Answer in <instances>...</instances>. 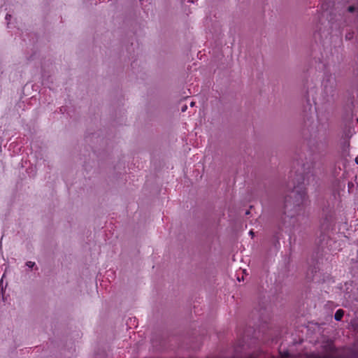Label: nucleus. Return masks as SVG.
Segmentation results:
<instances>
[{
	"label": "nucleus",
	"instance_id": "1",
	"mask_svg": "<svg viewBox=\"0 0 358 358\" xmlns=\"http://www.w3.org/2000/svg\"><path fill=\"white\" fill-rule=\"evenodd\" d=\"M344 315V312L343 310H338L335 313V319L338 321L341 320Z\"/></svg>",
	"mask_w": 358,
	"mask_h": 358
},
{
	"label": "nucleus",
	"instance_id": "2",
	"mask_svg": "<svg viewBox=\"0 0 358 358\" xmlns=\"http://www.w3.org/2000/svg\"><path fill=\"white\" fill-rule=\"evenodd\" d=\"M27 266L29 268H32L35 266V262L29 261L26 263Z\"/></svg>",
	"mask_w": 358,
	"mask_h": 358
},
{
	"label": "nucleus",
	"instance_id": "3",
	"mask_svg": "<svg viewBox=\"0 0 358 358\" xmlns=\"http://www.w3.org/2000/svg\"><path fill=\"white\" fill-rule=\"evenodd\" d=\"M348 10H349V11L352 12V11L354 10V7H352V6H351V7H350V8H348Z\"/></svg>",
	"mask_w": 358,
	"mask_h": 358
},
{
	"label": "nucleus",
	"instance_id": "4",
	"mask_svg": "<svg viewBox=\"0 0 358 358\" xmlns=\"http://www.w3.org/2000/svg\"><path fill=\"white\" fill-rule=\"evenodd\" d=\"M355 162L358 164V155L355 158Z\"/></svg>",
	"mask_w": 358,
	"mask_h": 358
},
{
	"label": "nucleus",
	"instance_id": "5",
	"mask_svg": "<svg viewBox=\"0 0 358 358\" xmlns=\"http://www.w3.org/2000/svg\"><path fill=\"white\" fill-rule=\"evenodd\" d=\"M249 233H250V234L251 236H253V235H254V233H253V231H250V232H249Z\"/></svg>",
	"mask_w": 358,
	"mask_h": 358
},
{
	"label": "nucleus",
	"instance_id": "6",
	"mask_svg": "<svg viewBox=\"0 0 358 358\" xmlns=\"http://www.w3.org/2000/svg\"><path fill=\"white\" fill-rule=\"evenodd\" d=\"M346 38H348V39H350V38H351V36L347 35V36H346Z\"/></svg>",
	"mask_w": 358,
	"mask_h": 358
},
{
	"label": "nucleus",
	"instance_id": "7",
	"mask_svg": "<svg viewBox=\"0 0 358 358\" xmlns=\"http://www.w3.org/2000/svg\"><path fill=\"white\" fill-rule=\"evenodd\" d=\"M357 122H358V118H357Z\"/></svg>",
	"mask_w": 358,
	"mask_h": 358
}]
</instances>
